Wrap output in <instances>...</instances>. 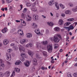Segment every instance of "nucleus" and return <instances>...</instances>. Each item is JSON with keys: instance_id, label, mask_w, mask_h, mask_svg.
I'll list each match as a JSON object with an SVG mask.
<instances>
[{"instance_id": "obj_40", "label": "nucleus", "mask_w": 77, "mask_h": 77, "mask_svg": "<svg viewBox=\"0 0 77 77\" xmlns=\"http://www.w3.org/2000/svg\"><path fill=\"white\" fill-rule=\"evenodd\" d=\"M6 1L8 3H11L12 2V0H6Z\"/></svg>"}, {"instance_id": "obj_29", "label": "nucleus", "mask_w": 77, "mask_h": 77, "mask_svg": "<svg viewBox=\"0 0 77 77\" xmlns=\"http://www.w3.org/2000/svg\"><path fill=\"white\" fill-rule=\"evenodd\" d=\"M36 4H37V5H39V2L38 1V0H36L32 5L33 6V5H34V6H35V5H36Z\"/></svg>"}, {"instance_id": "obj_12", "label": "nucleus", "mask_w": 77, "mask_h": 77, "mask_svg": "<svg viewBox=\"0 0 77 77\" xmlns=\"http://www.w3.org/2000/svg\"><path fill=\"white\" fill-rule=\"evenodd\" d=\"M28 53L29 55V56L31 57H32V56L33 55V52H32V51H31L30 50H28Z\"/></svg>"}, {"instance_id": "obj_33", "label": "nucleus", "mask_w": 77, "mask_h": 77, "mask_svg": "<svg viewBox=\"0 0 77 77\" xmlns=\"http://www.w3.org/2000/svg\"><path fill=\"white\" fill-rule=\"evenodd\" d=\"M66 14H71V11L69 10H66L65 12Z\"/></svg>"}, {"instance_id": "obj_19", "label": "nucleus", "mask_w": 77, "mask_h": 77, "mask_svg": "<svg viewBox=\"0 0 77 77\" xmlns=\"http://www.w3.org/2000/svg\"><path fill=\"white\" fill-rule=\"evenodd\" d=\"M49 5L50 6H52L54 5V0H51L48 3Z\"/></svg>"}, {"instance_id": "obj_22", "label": "nucleus", "mask_w": 77, "mask_h": 77, "mask_svg": "<svg viewBox=\"0 0 77 77\" xmlns=\"http://www.w3.org/2000/svg\"><path fill=\"white\" fill-rule=\"evenodd\" d=\"M33 18L35 19V20H38V16L37 15L34 14L33 15Z\"/></svg>"}, {"instance_id": "obj_47", "label": "nucleus", "mask_w": 77, "mask_h": 77, "mask_svg": "<svg viewBox=\"0 0 77 77\" xmlns=\"http://www.w3.org/2000/svg\"><path fill=\"white\" fill-rule=\"evenodd\" d=\"M3 76H4V74H3V73L0 72V77H2Z\"/></svg>"}, {"instance_id": "obj_17", "label": "nucleus", "mask_w": 77, "mask_h": 77, "mask_svg": "<svg viewBox=\"0 0 77 77\" xmlns=\"http://www.w3.org/2000/svg\"><path fill=\"white\" fill-rule=\"evenodd\" d=\"M18 33L19 34H20V35H23L24 33H23V31H22L20 29H19L18 31Z\"/></svg>"}, {"instance_id": "obj_4", "label": "nucleus", "mask_w": 77, "mask_h": 77, "mask_svg": "<svg viewBox=\"0 0 77 77\" xmlns=\"http://www.w3.org/2000/svg\"><path fill=\"white\" fill-rule=\"evenodd\" d=\"M19 48L20 52H22L23 51V52H24V51H25V49H24V48L23 47V46L21 45H19Z\"/></svg>"}, {"instance_id": "obj_23", "label": "nucleus", "mask_w": 77, "mask_h": 77, "mask_svg": "<svg viewBox=\"0 0 77 77\" xmlns=\"http://www.w3.org/2000/svg\"><path fill=\"white\" fill-rule=\"evenodd\" d=\"M24 64H25V65L26 66L28 67V66H29L30 63L29 62V61H27L26 62V63H24Z\"/></svg>"}, {"instance_id": "obj_41", "label": "nucleus", "mask_w": 77, "mask_h": 77, "mask_svg": "<svg viewBox=\"0 0 77 77\" xmlns=\"http://www.w3.org/2000/svg\"><path fill=\"white\" fill-rule=\"evenodd\" d=\"M33 26L34 28H37V26L36 24L35 23H33Z\"/></svg>"}, {"instance_id": "obj_53", "label": "nucleus", "mask_w": 77, "mask_h": 77, "mask_svg": "<svg viewBox=\"0 0 77 77\" xmlns=\"http://www.w3.org/2000/svg\"><path fill=\"white\" fill-rule=\"evenodd\" d=\"M74 76L75 77H77V73H75L73 74Z\"/></svg>"}, {"instance_id": "obj_31", "label": "nucleus", "mask_w": 77, "mask_h": 77, "mask_svg": "<svg viewBox=\"0 0 77 77\" xmlns=\"http://www.w3.org/2000/svg\"><path fill=\"white\" fill-rule=\"evenodd\" d=\"M35 32L38 35V34H40V32H39V29H35Z\"/></svg>"}, {"instance_id": "obj_25", "label": "nucleus", "mask_w": 77, "mask_h": 77, "mask_svg": "<svg viewBox=\"0 0 77 77\" xmlns=\"http://www.w3.org/2000/svg\"><path fill=\"white\" fill-rule=\"evenodd\" d=\"M59 23L60 25H63V21L61 19L59 21Z\"/></svg>"}, {"instance_id": "obj_36", "label": "nucleus", "mask_w": 77, "mask_h": 77, "mask_svg": "<svg viewBox=\"0 0 77 77\" xmlns=\"http://www.w3.org/2000/svg\"><path fill=\"white\" fill-rule=\"evenodd\" d=\"M15 69L17 72H20V70L18 68H15Z\"/></svg>"}, {"instance_id": "obj_52", "label": "nucleus", "mask_w": 77, "mask_h": 77, "mask_svg": "<svg viewBox=\"0 0 77 77\" xmlns=\"http://www.w3.org/2000/svg\"><path fill=\"white\" fill-rule=\"evenodd\" d=\"M54 59L53 58L52 59L51 61V63H54Z\"/></svg>"}, {"instance_id": "obj_58", "label": "nucleus", "mask_w": 77, "mask_h": 77, "mask_svg": "<svg viewBox=\"0 0 77 77\" xmlns=\"http://www.w3.org/2000/svg\"><path fill=\"white\" fill-rule=\"evenodd\" d=\"M43 70H44L45 69V67L44 66H42L41 68Z\"/></svg>"}, {"instance_id": "obj_14", "label": "nucleus", "mask_w": 77, "mask_h": 77, "mask_svg": "<svg viewBox=\"0 0 77 77\" xmlns=\"http://www.w3.org/2000/svg\"><path fill=\"white\" fill-rule=\"evenodd\" d=\"M33 62L34 63V65H38V62H37V59H34L33 60Z\"/></svg>"}, {"instance_id": "obj_42", "label": "nucleus", "mask_w": 77, "mask_h": 77, "mask_svg": "<svg viewBox=\"0 0 77 77\" xmlns=\"http://www.w3.org/2000/svg\"><path fill=\"white\" fill-rule=\"evenodd\" d=\"M60 5L62 9H64L65 8V7L62 4H60Z\"/></svg>"}, {"instance_id": "obj_30", "label": "nucleus", "mask_w": 77, "mask_h": 77, "mask_svg": "<svg viewBox=\"0 0 77 77\" xmlns=\"http://www.w3.org/2000/svg\"><path fill=\"white\" fill-rule=\"evenodd\" d=\"M55 6H56L57 9H59V4H58L57 2H55Z\"/></svg>"}, {"instance_id": "obj_21", "label": "nucleus", "mask_w": 77, "mask_h": 77, "mask_svg": "<svg viewBox=\"0 0 77 77\" xmlns=\"http://www.w3.org/2000/svg\"><path fill=\"white\" fill-rule=\"evenodd\" d=\"M19 64H22V62L20 60H17L15 63V65H18Z\"/></svg>"}, {"instance_id": "obj_64", "label": "nucleus", "mask_w": 77, "mask_h": 77, "mask_svg": "<svg viewBox=\"0 0 77 77\" xmlns=\"http://www.w3.org/2000/svg\"><path fill=\"white\" fill-rule=\"evenodd\" d=\"M62 51H63V50H62V49H61L60 50V52H62Z\"/></svg>"}, {"instance_id": "obj_13", "label": "nucleus", "mask_w": 77, "mask_h": 77, "mask_svg": "<svg viewBox=\"0 0 77 77\" xmlns=\"http://www.w3.org/2000/svg\"><path fill=\"white\" fill-rule=\"evenodd\" d=\"M22 23H21V24L22 26H25L26 25V23L25 22V21L23 20V19H21Z\"/></svg>"}, {"instance_id": "obj_16", "label": "nucleus", "mask_w": 77, "mask_h": 77, "mask_svg": "<svg viewBox=\"0 0 77 77\" xmlns=\"http://www.w3.org/2000/svg\"><path fill=\"white\" fill-rule=\"evenodd\" d=\"M2 31L3 33H5L8 31V29H7L6 27H5L4 29H2Z\"/></svg>"}, {"instance_id": "obj_57", "label": "nucleus", "mask_w": 77, "mask_h": 77, "mask_svg": "<svg viewBox=\"0 0 77 77\" xmlns=\"http://www.w3.org/2000/svg\"><path fill=\"white\" fill-rule=\"evenodd\" d=\"M13 48H14L15 50H17V49H18V48H17V47L14 46L13 47Z\"/></svg>"}, {"instance_id": "obj_37", "label": "nucleus", "mask_w": 77, "mask_h": 77, "mask_svg": "<svg viewBox=\"0 0 77 77\" xmlns=\"http://www.w3.org/2000/svg\"><path fill=\"white\" fill-rule=\"evenodd\" d=\"M72 10L73 12H76L77 11V6H76L75 8L72 9Z\"/></svg>"}, {"instance_id": "obj_28", "label": "nucleus", "mask_w": 77, "mask_h": 77, "mask_svg": "<svg viewBox=\"0 0 77 77\" xmlns=\"http://www.w3.org/2000/svg\"><path fill=\"white\" fill-rule=\"evenodd\" d=\"M26 15L24 13H22L21 15V17L22 18H26Z\"/></svg>"}, {"instance_id": "obj_15", "label": "nucleus", "mask_w": 77, "mask_h": 77, "mask_svg": "<svg viewBox=\"0 0 77 77\" xmlns=\"http://www.w3.org/2000/svg\"><path fill=\"white\" fill-rule=\"evenodd\" d=\"M3 43L4 45H6L9 43V41L8 40H4Z\"/></svg>"}, {"instance_id": "obj_56", "label": "nucleus", "mask_w": 77, "mask_h": 77, "mask_svg": "<svg viewBox=\"0 0 77 77\" xmlns=\"http://www.w3.org/2000/svg\"><path fill=\"white\" fill-rule=\"evenodd\" d=\"M1 2H2V4H5V0H2Z\"/></svg>"}, {"instance_id": "obj_27", "label": "nucleus", "mask_w": 77, "mask_h": 77, "mask_svg": "<svg viewBox=\"0 0 77 77\" xmlns=\"http://www.w3.org/2000/svg\"><path fill=\"white\" fill-rule=\"evenodd\" d=\"M26 39H23L20 41V43L22 44H24V43L26 42Z\"/></svg>"}, {"instance_id": "obj_39", "label": "nucleus", "mask_w": 77, "mask_h": 77, "mask_svg": "<svg viewBox=\"0 0 77 77\" xmlns=\"http://www.w3.org/2000/svg\"><path fill=\"white\" fill-rule=\"evenodd\" d=\"M67 77H72V75L71 74V73L69 72L67 73Z\"/></svg>"}, {"instance_id": "obj_59", "label": "nucleus", "mask_w": 77, "mask_h": 77, "mask_svg": "<svg viewBox=\"0 0 77 77\" xmlns=\"http://www.w3.org/2000/svg\"><path fill=\"white\" fill-rule=\"evenodd\" d=\"M20 7L21 8L20 10H21V9H22V8H23V5H20Z\"/></svg>"}, {"instance_id": "obj_10", "label": "nucleus", "mask_w": 77, "mask_h": 77, "mask_svg": "<svg viewBox=\"0 0 77 77\" xmlns=\"http://www.w3.org/2000/svg\"><path fill=\"white\" fill-rule=\"evenodd\" d=\"M10 72L9 71H7L5 73V75L6 77H9L10 75Z\"/></svg>"}, {"instance_id": "obj_60", "label": "nucleus", "mask_w": 77, "mask_h": 77, "mask_svg": "<svg viewBox=\"0 0 77 77\" xmlns=\"http://www.w3.org/2000/svg\"><path fill=\"white\" fill-rule=\"evenodd\" d=\"M56 16L57 17H59V14H57Z\"/></svg>"}, {"instance_id": "obj_9", "label": "nucleus", "mask_w": 77, "mask_h": 77, "mask_svg": "<svg viewBox=\"0 0 77 77\" xmlns=\"http://www.w3.org/2000/svg\"><path fill=\"white\" fill-rule=\"evenodd\" d=\"M26 18L27 21H30V20H32V17H31V16H29V15L28 14L26 15Z\"/></svg>"}, {"instance_id": "obj_1", "label": "nucleus", "mask_w": 77, "mask_h": 77, "mask_svg": "<svg viewBox=\"0 0 77 77\" xmlns=\"http://www.w3.org/2000/svg\"><path fill=\"white\" fill-rule=\"evenodd\" d=\"M47 48L49 53H51L53 50V45L51 44L47 46Z\"/></svg>"}, {"instance_id": "obj_46", "label": "nucleus", "mask_w": 77, "mask_h": 77, "mask_svg": "<svg viewBox=\"0 0 77 77\" xmlns=\"http://www.w3.org/2000/svg\"><path fill=\"white\" fill-rule=\"evenodd\" d=\"M42 43H43V45H45L46 44H47L48 42H47V41H44V42H42Z\"/></svg>"}, {"instance_id": "obj_18", "label": "nucleus", "mask_w": 77, "mask_h": 77, "mask_svg": "<svg viewBox=\"0 0 77 77\" xmlns=\"http://www.w3.org/2000/svg\"><path fill=\"white\" fill-rule=\"evenodd\" d=\"M2 63H3V61L2 59H0V63H1V65L2 67L4 68L5 66V65L4 64H2Z\"/></svg>"}, {"instance_id": "obj_44", "label": "nucleus", "mask_w": 77, "mask_h": 77, "mask_svg": "<svg viewBox=\"0 0 77 77\" xmlns=\"http://www.w3.org/2000/svg\"><path fill=\"white\" fill-rule=\"evenodd\" d=\"M55 35L57 37H59V38L60 39H62V37H61V36H60V35H59V34H56Z\"/></svg>"}, {"instance_id": "obj_8", "label": "nucleus", "mask_w": 77, "mask_h": 77, "mask_svg": "<svg viewBox=\"0 0 77 77\" xmlns=\"http://www.w3.org/2000/svg\"><path fill=\"white\" fill-rule=\"evenodd\" d=\"M31 9L32 11H37V8L35 7V5H33L32 7L31 8Z\"/></svg>"}, {"instance_id": "obj_62", "label": "nucleus", "mask_w": 77, "mask_h": 77, "mask_svg": "<svg viewBox=\"0 0 77 77\" xmlns=\"http://www.w3.org/2000/svg\"><path fill=\"white\" fill-rule=\"evenodd\" d=\"M16 21L17 23H20V20H16Z\"/></svg>"}, {"instance_id": "obj_5", "label": "nucleus", "mask_w": 77, "mask_h": 77, "mask_svg": "<svg viewBox=\"0 0 77 77\" xmlns=\"http://www.w3.org/2000/svg\"><path fill=\"white\" fill-rule=\"evenodd\" d=\"M64 28H65L66 29H68V31L69 32L70 30H73V29H74V26H72V25H70L69 27H64Z\"/></svg>"}, {"instance_id": "obj_26", "label": "nucleus", "mask_w": 77, "mask_h": 77, "mask_svg": "<svg viewBox=\"0 0 77 77\" xmlns=\"http://www.w3.org/2000/svg\"><path fill=\"white\" fill-rule=\"evenodd\" d=\"M55 31H57V32H59L60 31V28L58 27H55L54 29Z\"/></svg>"}, {"instance_id": "obj_7", "label": "nucleus", "mask_w": 77, "mask_h": 77, "mask_svg": "<svg viewBox=\"0 0 77 77\" xmlns=\"http://www.w3.org/2000/svg\"><path fill=\"white\" fill-rule=\"evenodd\" d=\"M36 44L37 45V47H36V48L39 49L40 48V49H42V50L44 49V48H42L41 47L42 46H41V44H40V43L37 42L36 43Z\"/></svg>"}, {"instance_id": "obj_43", "label": "nucleus", "mask_w": 77, "mask_h": 77, "mask_svg": "<svg viewBox=\"0 0 77 77\" xmlns=\"http://www.w3.org/2000/svg\"><path fill=\"white\" fill-rule=\"evenodd\" d=\"M69 24H70V23L67 22L64 24V26H68L69 25Z\"/></svg>"}, {"instance_id": "obj_32", "label": "nucleus", "mask_w": 77, "mask_h": 77, "mask_svg": "<svg viewBox=\"0 0 77 77\" xmlns=\"http://www.w3.org/2000/svg\"><path fill=\"white\" fill-rule=\"evenodd\" d=\"M31 5H32V4L30 2H27L26 4V6H27L28 7L31 6Z\"/></svg>"}, {"instance_id": "obj_3", "label": "nucleus", "mask_w": 77, "mask_h": 77, "mask_svg": "<svg viewBox=\"0 0 77 77\" xmlns=\"http://www.w3.org/2000/svg\"><path fill=\"white\" fill-rule=\"evenodd\" d=\"M53 40L54 42H59L60 41L59 38L56 35L54 36Z\"/></svg>"}, {"instance_id": "obj_24", "label": "nucleus", "mask_w": 77, "mask_h": 77, "mask_svg": "<svg viewBox=\"0 0 77 77\" xmlns=\"http://www.w3.org/2000/svg\"><path fill=\"white\" fill-rule=\"evenodd\" d=\"M32 36V34L31 33H28L26 34V37L28 38H30Z\"/></svg>"}, {"instance_id": "obj_55", "label": "nucleus", "mask_w": 77, "mask_h": 77, "mask_svg": "<svg viewBox=\"0 0 77 77\" xmlns=\"http://www.w3.org/2000/svg\"><path fill=\"white\" fill-rule=\"evenodd\" d=\"M69 6H70L71 7H72V6H73L72 4H71V3H69Z\"/></svg>"}, {"instance_id": "obj_6", "label": "nucleus", "mask_w": 77, "mask_h": 77, "mask_svg": "<svg viewBox=\"0 0 77 77\" xmlns=\"http://www.w3.org/2000/svg\"><path fill=\"white\" fill-rule=\"evenodd\" d=\"M6 56L7 60H8L10 61V60H11V54H7Z\"/></svg>"}, {"instance_id": "obj_48", "label": "nucleus", "mask_w": 77, "mask_h": 77, "mask_svg": "<svg viewBox=\"0 0 77 77\" xmlns=\"http://www.w3.org/2000/svg\"><path fill=\"white\" fill-rule=\"evenodd\" d=\"M23 13H25V12H27V8H25L23 11Z\"/></svg>"}, {"instance_id": "obj_63", "label": "nucleus", "mask_w": 77, "mask_h": 77, "mask_svg": "<svg viewBox=\"0 0 77 77\" xmlns=\"http://www.w3.org/2000/svg\"><path fill=\"white\" fill-rule=\"evenodd\" d=\"M11 46H14V43H12L11 45Z\"/></svg>"}, {"instance_id": "obj_50", "label": "nucleus", "mask_w": 77, "mask_h": 77, "mask_svg": "<svg viewBox=\"0 0 77 77\" xmlns=\"http://www.w3.org/2000/svg\"><path fill=\"white\" fill-rule=\"evenodd\" d=\"M15 75V72H13L12 73V74L11 75V77H13Z\"/></svg>"}, {"instance_id": "obj_45", "label": "nucleus", "mask_w": 77, "mask_h": 77, "mask_svg": "<svg viewBox=\"0 0 77 77\" xmlns=\"http://www.w3.org/2000/svg\"><path fill=\"white\" fill-rule=\"evenodd\" d=\"M74 19L72 18L67 19V21H72Z\"/></svg>"}, {"instance_id": "obj_61", "label": "nucleus", "mask_w": 77, "mask_h": 77, "mask_svg": "<svg viewBox=\"0 0 77 77\" xmlns=\"http://www.w3.org/2000/svg\"><path fill=\"white\" fill-rule=\"evenodd\" d=\"M4 9L6 11H8V8L6 7Z\"/></svg>"}, {"instance_id": "obj_51", "label": "nucleus", "mask_w": 77, "mask_h": 77, "mask_svg": "<svg viewBox=\"0 0 77 77\" xmlns=\"http://www.w3.org/2000/svg\"><path fill=\"white\" fill-rule=\"evenodd\" d=\"M12 51V49H8V53H11Z\"/></svg>"}, {"instance_id": "obj_34", "label": "nucleus", "mask_w": 77, "mask_h": 77, "mask_svg": "<svg viewBox=\"0 0 77 77\" xmlns=\"http://www.w3.org/2000/svg\"><path fill=\"white\" fill-rule=\"evenodd\" d=\"M43 52V56H47V52L46 51H42Z\"/></svg>"}, {"instance_id": "obj_38", "label": "nucleus", "mask_w": 77, "mask_h": 77, "mask_svg": "<svg viewBox=\"0 0 77 77\" xmlns=\"http://www.w3.org/2000/svg\"><path fill=\"white\" fill-rule=\"evenodd\" d=\"M36 57L37 58V59H38L39 58H41V56H40V55L38 54H36Z\"/></svg>"}, {"instance_id": "obj_54", "label": "nucleus", "mask_w": 77, "mask_h": 77, "mask_svg": "<svg viewBox=\"0 0 77 77\" xmlns=\"http://www.w3.org/2000/svg\"><path fill=\"white\" fill-rule=\"evenodd\" d=\"M65 16V14H61V16L62 17H64Z\"/></svg>"}, {"instance_id": "obj_35", "label": "nucleus", "mask_w": 77, "mask_h": 77, "mask_svg": "<svg viewBox=\"0 0 77 77\" xmlns=\"http://www.w3.org/2000/svg\"><path fill=\"white\" fill-rule=\"evenodd\" d=\"M47 23L48 25H49V26H53V24L50 22H48Z\"/></svg>"}, {"instance_id": "obj_2", "label": "nucleus", "mask_w": 77, "mask_h": 77, "mask_svg": "<svg viewBox=\"0 0 77 77\" xmlns=\"http://www.w3.org/2000/svg\"><path fill=\"white\" fill-rule=\"evenodd\" d=\"M21 56L22 57L20 58V60L22 61V62H24L25 60V59L24 57L26 58V54L24 53H22L21 54Z\"/></svg>"}, {"instance_id": "obj_20", "label": "nucleus", "mask_w": 77, "mask_h": 77, "mask_svg": "<svg viewBox=\"0 0 77 77\" xmlns=\"http://www.w3.org/2000/svg\"><path fill=\"white\" fill-rule=\"evenodd\" d=\"M54 49H57L59 47V45L55 43L54 45Z\"/></svg>"}, {"instance_id": "obj_11", "label": "nucleus", "mask_w": 77, "mask_h": 77, "mask_svg": "<svg viewBox=\"0 0 77 77\" xmlns=\"http://www.w3.org/2000/svg\"><path fill=\"white\" fill-rule=\"evenodd\" d=\"M26 47L28 48L32 47H33V44L31 43H28L26 45Z\"/></svg>"}, {"instance_id": "obj_49", "label": "nucleus", "mask_w": 77, "mask_h": 77, "mask_svg": "<svg viewBox=\"0 0 77 77\" xmlns=\"http://www.w3.org/2000/svg\"><path fill=\"white\" fill-rule=\"evenodd\" d=\"M71 58H72V56H69L68 57L67 59H68V60H70V59H71Z\"/></svg>"}]
</instances>
